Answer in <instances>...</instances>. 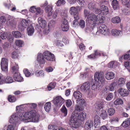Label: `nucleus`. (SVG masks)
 <instances>
[{
    "mask_svg": "<svg viewBox=\"0 0 130 130\" xmlns=\"http://www.w3.org/2000/svg\"><path fill=\"white\" fill-rule=\"evenodd\" d=\"M91 85L88 82H86L83 83L81 86L80 89L82 92L86 93L90 90Z\"/></svg>",
    "mask_w": 130,
    "mask_h": 130,
    "instance_id": "2eb2a0df",
    "label": "nucleus"
},
{
    "mask_svg": "<svg viewBox=\"0 0 130 130\" xmlns=\"http://www.w3.org/2000/svg\"><path fill=\"white\" fill-rule=\"evenodd\" d=\"M44 58L47 60L52 61L55 59L54 55L48 51H46L43 53Z\"/></svg>",
    "mask_w": 130,
    "mask_h": 130,
    "instance_id": "dca6fc26",
    "label": "nucleus"
},
{
    "mask_svg": "<svg viewBox=\"0 0 130 130\" xmlns=\"http://www.w3.org/2000/svg\"><path fill=\"white\" fill-rule=\"evenodd\" d=\"M123 59L125 60H129V61H126L124 62V66L129 72H130V50L128 51L126 53L120 57L119 61L122 62Z\"/></svg>",
    "mask_w": 130,
    "mask_h": 130,
    "instance_id": "39448f33",
    "label": "nucleus"
},
{
    "mask_svg": "<svg viewBox=\"0 0 130 130\" xmlns=\"http://www.w3.org/2000/svg\"><path fill=\"white\" fill-rule=\"evenodd\" d=\"M31 25V21L29 20L23 19L20 22L19 26L20 28H25L26 27Z\"/></svg>",
    "mask_w": 130,
    "mask_h": 130,
    "instance_id": "f3484780",
    "label": "nucleus"
},
{
    "mask_svg": "<svg viewBox=\"0 0 130 130\" xmlns=\"http://www.w3.org/2000/svg\"><path fill=\"white\" fill-rule=\"evenodd\" d=\"M13 36L16 38H19L21 36V33L18 31H13L12 32Z\"/></svg>",
    "mask_w": 130,
    "mask_h": 130,
    "instance_id": "8fccbe9b",
    "label": "nucleus"
},
{
    "mask_svg": "<svg viewBox=\"0 0 130 130\" xmlns=\"http://www.w3.org/2000/svg\"><path fill=\"white\" fill-rule=\"evenodd\" d=\"M8 59L6 58H2L1 64V69L3 71H7L8 70Z\"/></svg>",
    "mask_w": 130,
    "mask_h": 130,
    "instance_id": "f8f14e48",
    "label": "nucleus"
},
{
    "mask_svg": "<svg viewBox=\"0 0 130 130\" xmlns=\"http://www.w3.org/2000/svg\"><path fill=\"white\" fill-rule=\"evenodd\" d=\"M27 31L28 35L29 36H31L34 34L35 30L33 26L30 25L28 26L27 28Z\"/></svg>",
    "mask_w": 130,
    "mask_h": 130,
    "instance_id": "2f4dec72",
    "label": "nucleus"
},
{
    "mask_svg": "<svg viewBox=\"0 0 130 130\" xmlns=\"http://www.w3.org/2000/svg\"><path fill=\"white\" fill-rule=\"evenodd\" d=\"M126 80L125 78L123 77H120L119 78L117 83V85L120 87L123 86L125 84Z\"/></svg>",
    "mask_w": 130,
    "mask_h": 130,
    "instance_id": "7c9ffc66",
    "label": "nucleus"
},
{
    "mask_svg": "<svg viewBox=\"0 0 130 130\" xmlns=\"http://www.w3.org/2000/svg\"><path fill=\"white\" fill-rule=\"evenodd\" d=\"M105 2H107L104 1H101L99 3V5L101 6V15H106L108 13L109 9L107 7L102 5L103 4H105Z\"/></svg>",
    "mask_w": 130,
    "mask_h": 130,
    "instance_id": "9b49d317",
    "label": "nucleus"
},
{
    "mask_svg": "<svg viewBox=\"0 0 130 130\" xmlns=\"http://www.w3.org/2000/svg\"><path fill=\"white\" fill-rule=\"evenodd\" d=\"M18 125H9L7 127V130H17Z\"/></svg>",
    "mask_w": 130,
    "mask_h": 130,
    "instance_id": "de8ad7c7",
    "label": "nucleus"
},
{
    "mask_svg": "<svg viewBox=\"0 0 130 130\" xmlns=\"http://www.w3.org/2000/svg\"><path fill=\"white\" fill-rule=\"evenodd\" d=\"M25 108L24 104L17 106L16 107V111L17 112L20 113L25 110Z\"/></svg>",
    "mask_w": 130,
    "mask_h": 130,
    "instance_id": "58836bf2",
    "label": "nucleus"
},
{
    "mask_svg": "<svg viewBox=\"0 0 130 130\" xmlns=\"http://www.w3.org/2000/svg\"><path fill=\"white\" fill-rule=\"evenodd\" d=\"M61 111L63 113L64 116H66L67 114V110L65 106L63 105L62 106L61 109Z\"/></svg>",
    "mask_w": 130,
    "mask_h": 130,
    "instance_id": "4d7b16f0",
    "label": "nucleus"
},
{
    "mask_svg": "<svg viewBox=\"0 0 130 130\" xmlns=\"http://www.w3.org/2000/svg\"><path fill=\"white\" fill-rule=\"evenodd\" d=\"M15 43L16 45L19 47H22L24 45L23 41L20 40H17L15 41Z\"/></svg>",
    "mask_w": 130,
    "mask_h": 130,
    "instance_id": "a18cd8bd",
    "label": "nucleus"
},
{
    "mask_svg": "<svg viewBox=\"0 0 130 130\" xmlns=\"http://www.w3.org/2000/svg\"><path fill=\"white\" fill-rule=\"evenodd\" d=\"M99 31L101 34L104 35H108L109 33L108 28L104 25H102L99 27Z\"/></svg>",
    "mask_w": 130,
    "mask_h": 130,
    "instance_id": "a211bd4d",
    "label": "nucleus"
},
{
    "mask_svg": "<svg viewBox=\"0 0 130 130\" xmlns=\"http://www.w3.org/2000/svg\"><path fill=\"white\" fill-rule=\"evenodd\" d=\"M66 104L67 107H69L72 105V102L70 100H67L66 101Z\"/></svg>",
    "mask_w": 130,
    "mask_h": 130,
    "instance_id": "774afa93",
    "label": "nucleus"
},
{
    "mask_svg": "<svg viewBox=\"0 0 130 130\" xmlns=\"http://www.w3.org/2000/svg\"><path fill=\"white\" fill-rule=\"evenodd\" d=\"M29 11L32 13H35V15L36 17L41 15L43 13V10L40 7L35 6L30 7Z\"/></svg>",
    "mask_w": 130,
    "mask_h": 130,
    "instance_id": "0eeeda50",
    "label": "nucleus"
},
{
    "mask_svg": "<svg viewBox=\"0 0 130 130\" xmlns=\"http://www.w3.org/2000/svg\"><path fill=\"white\" fill-rule=\"evenodd\" d=\"M103 16L100 17L98 15H96L93 13L90 14L86 19V21L90 24L87 27L86 29L90 31L93 30L94 25H98L100 23H103L104 21Z\"/></svg>",
    "mask_w": 130,
    "mask_h": 130,
    "instance_id": "f03ea898",
    "label": "nucleus"
},
{
    "mask_svg": "<svg viewBox=\"0 0 130 130\" xmlns=\"http://www.w3.org/2000/svg\"><path fill=\"white\" fill-rule=\"evenodd\" d=\"M123 103V101L120 98L117 99L114 102V104L115 105H121Z\"/></svg>",
    "mask_w": 130,
    "mask_h": 130,
    "instance_id": "603ef678",
    "label": "nucleus"
},
{
    "mask_svg": "<svg viewBox=\"0 0 130 130\" xmlns=\"http://www.w3.org/2000/svg\"><path fill=\"white\" fill-rule=\"evenodd\" d=\"M130 124V119H127L121 125L124 127H128Z\"/></svg>",
    "mask_w": 130,
    "mask_h": 130,
    "instance_id": "3c124183",
    "label": "nucleus"
},
{
    "mask_svg": "<svg viewBox=\"0 0 130 130\" xmlns=\"http://www.w3.org/2000/svg\"><path fill=\"white\" fill-rule=\"evenodd\" d=\"M61 28L63 31H67L69 29V26L68 22L66 19H64L61 25Z\"/></svg>",
    "mask_w": 130,
    "mask_h": 130,
    "instance_id": "412c9836",
    "label": "nucleus"
},
{
    "mask_svg": "<svg viewBox=\"0 0 130 130\" xmlns=\"http://www.w3.org/2000/svg\"><path fill=\"white\" fill-rule=\"evenodd\" d=\"M94 76L95 80L104 83L105 79L103 72H96L95 73Z\"/></svg>",
    "mask_w": 130,
    "mask_h": 130,
    "instance_id": "1a4fd4ad",
    "label": "nucleus"
},
{
    "mask_svg": "<svg viewBox=\"0 0 130 130\" xmlns=\"http://www.w3.org/2000/svg\"><path fill=\"white\" fill-rule=\"evenodd\" d=\"M106 79L107 80H110L113 79L115 76V73L111 71L107 72L105 75Z\"/></svg>",
    "mask_w": 130,
    "mask_h": 130,
    "instance_id": "bb28decb",
    "label": "nucleus"
},
{
    "mask_svg": "<svg viewBox=\"0 0 130 130\" xmlns=\"http://www.w3.org/2000/svg\"><path fill=\"white\" fill-rule=\"evenodd\" d=\"M4 5L6 8L8 9H10L11 11H15L16 9L15 6L12 4H7L5 3Z\"/></svg>",
    "mask_w": 130,
    "mask_h": 130,
    "instance_id": "f704fd0d",
    "label": "nucleus"
},
{
    "mask_svg": "<svg viewBox=\"0 0 130 130\" xmlns=\"http://www.w3.org/2000/svg\"><path fill=\"white\" fill-rule=\"evenodd\" d=\"M35 74L37 77L41 78L44 77L45 75L44 71L42 70L36 71L35 73Z\"/></svg>",
    "mask_w": 130,
    "mask_h": 130,
    "instance_id": "72a5a7b5",
    "label": "nucleus"
},
{
    "mask_svg": "<svg viewBox=\"0 0 130 130\" xmlns=\"http://www.w3.org/2000/svg\"><path fill=\"white\" fill-rule=\"evenodd\" d=\"M48 129L49 130H66L64 128L61 127H59L58 128L56 126L53 125H50L48 126ZM67 130H70L68 129Z\"/></svg>",
    "mask_w": 130,
    "mask_h": 130,
    "instance_id": "e433bc0d",
    "label": "nucleus"
},
{
    "mask_svg": "<svg viewBox=\"0 0 130 130\" xmlns=\"http://www.w3.org/2000/svg\"><path fill=\"white\" fill-rule=\"evenodd\" d=\"M100 118L97 115L95 117L94 120V126L95 127L97 128L100 125Z\"/></svg>",
    "mask_w": 130,
    "mask_h": 130,
    "instance_id": "473e14b6",
    "label": "nucleus"
},
{
    "mask_svg": "<svg viewBox=\"0 0 130 130\" xmlns=\"http://www.w3.org/2000/svg\"><path fill=\"white\" fill-rule=\"evenodd\" d=\"M38 21L40 27L42 28H45L46 25V21L43 18L39 17L38 18Z\"/></svg>",
    "mask_w": 130,
    "mask_h": 130,
    "instance_id": "c85d7f7f",
    "label": "nucleus"
},
{
    "mask_svg": "<svg viewBox=\"0 0 130 130\" xmlns=\"http://www.w3.org/2000/svg\"><path fill=\"white\" fill-rule=\"evenodd\" d=\"M76 103L80 105H83L84 104L85 102V100L83 99H80L77 100H76Z\"/></svg>",
    "mask_w": 130,
    "mask_h": 130,
    "instance_id": "6e6d98bb",
    "label": "nucleus"
},
{
    "mask_svg": "<svg viewBox=\"0 0 130 130\" xmlns=\"http://www.w3.org/2000/svg\"><path fill=\"white\" fill-rule=\"evenodd\" d=\"M97 4L94 1H91L88 4V8L90 9L93 11L96 7Z\"/></svg>",
    "mask_w": 130,
    "mask_h": 130,
    "instance_id": "c9c22d12",
    "label": "nucleus"
},
{
    "mask_svg": "<svg viewBox=\"0 0 130 130\" xmlns=\"http://www.w3.org/2000/svg\"><path fill=\"white\" fill-rule=\"evenodd\" d=\"M51 103L50 102H47L44 105V108L45 111L48 112L50 110L51 108Z\"/></svg>",
    "mask_w": 130,
    "mask_h": 130,
    "instance_id": "c03bdc74",
    "label": "nucleus"
},
{
    "mask_svg": "<svg viewBox=\"0 0 130 130\" xmlns=\"http://www.w3.org/2000/svg\"><path fill=\"white\" fill-rule=\"evenodd\" d=\"M56 83H50L47 86V88L49 91H50L52 89L54 88L56 85Z\"/></svg>",
    "mask_w": 130,
    "mask_h": 130,
    "instance_id": "5fc2aeb1",
    "label": "nucleus"
},
{
    "mask_svg": "<svg viewBox=\"0 0 130 130\" xmlns=\"http://www.w3.org/2000/svg\"><path fill=\"white\" fill-rule=\"evenodd\" d=\"M97 114L100 115L103 119H105L107 117V115L105 110H102L97 112Z\"/></svg>",
    "mask_w": 130,
    "mask_h": 130,
    "instance_id": "cd10ccee",
    "label": "nucleus"
},
{
    "mask_svg": "<svg viewBox=\"0 0 130 130\" xmlns=\"http://www.w3.org/2000/svg\"><path fill=\"white\" fill-rule=\"evenodd\" d=\"M11 69L12 71L14 73L16 72H19L18 71L19 67L17 64H16L15 66L12 67Z\"/></svg>",
    "mask_w": 130,
    "mask_h": 130,
    "instance_id": "0e129e2a",
    "label": "nucleus"
},
{
    "mask_svg": "<svg viewBox=\"0 0 130 130\" xmlns=\"http://www.w3.org/2000/svg\"><path fill=\"white\" fill-rule=\"evenodd\" d=\"M123 5L128 8H130V0H121Z\"/></svg>",
    "mask_w": 130,
    "mask_h": 130,
    "instance_id": "49530a36",
    "label": "nucleus"
},
{
    "mask_svg": "<svg viewBox=\"0 0 130 130\" xmlns=\"http://www.w3.org/2000/svg\"><path fill=\"white\" fill-rule=\"evenodd\" d=\"M78 3L81 6H83L86 5V3L84 0H77Z\"/></svg>",
    "mask_w": 130,
    "mask_h": 130,
    "instance_id": "338daca9",
    "label": "nucleus"
},
{
    "mask_svg": "<svg viewBox=\"0 0 130 130\" xmlns=\"http://www.w3.org/2000/svg\"><path fill=\"white\" fill-rule=\"evenodd\" d=\"M111 20L112 22L114 23H119L121 22V19L118 16L112 18Z\"/></svg>",
    "mask_w": 130,
    "mask_h": 130,
    "instance_id": "79ce46f5",
    "label": "nucleus"
},
{
    "mask_svg": "<svg viewBox=\"0 0 130 130\" xmlns=\"http://www.w3.org/2000/svg\"><path fill=\"white\" fill-rule=\"evenodd\" d=\"M39 117V115L36 113L35 110L24 112L19 115L17 113H14L10 117L9 122L14 125L18 126L20 123V120H28V122H38Z\"/></svg>",
    "mask_w": 130,
    "mask_h": 130,
    "instance_id": "f257e3e1",
    "label": "nucleus"
},
{
    "mask_svg": "<svg viewBox=\"0 0 130 130\" xmlns=\"http://www.w3.org/2000/svg\"><path fill=\"white\" fill-rule=\"evenodd\" d=\"M103 102L101 101L98 102H96L94 106L95 107V110L96 112L103 110Z\"/></svg>",
    "mask_w": 130,
    "mask_h": 130,
    "instance_id": "4be33fe9",
    "label": "nucleus"
},
{
    "mask_svg": "<svg viewBox=\"0 0 130 130\" xmlns=\"http://www.w3.org/2000/svg\"><path fill=\"white\" fill-rule=\"evenodd\" d=\"M120 64L119 62L116 60H114L111 61L108 64V67L110 69H115Z\"/></svg>",
    "mask_w": 130,
    "mask_h": 130,
    "instance_id": "aec40b11",
    "label": "nucleus"
},
{
    "mask_svg": "<svg viewBox=\"0 0 130 130\" xmlns=\"http://www.w3.org/2000/svg\"><path fill=\"white\" fill-rule=\"evenodd\" d=\"M23 71L25 76L26 77H29L32 74L31 73L28 71V70L27 69H24Z\"/></svg>",
    "mask_w": 130,
    "mask_h": 130,
    "instance_id": "bf43d9fd",
    "label": "nucleus"
},
{
    "mask_svg": "<svg viewBox=\"0 0 130 130\" xmlns=\"http://www.w3.org/2000/svg\"><path fill=\"white\" fill-rule=\"evenodd\" d=\"M118 92L121 96L123 97L127 96L129 94L127 90L122 88L118 90Z\"/></svg>",
    "mask_w": 130,
    "mask_h": 130,
    "instance_id": "393cba45",
    "label": "nucleus"
},
{
    "mask_svg": "<svg viewBox=\"0 0 130 130\" xmlns=\"http://www.w3.org/2000/svg\"><path fill=\"white\" fill-rule=\"evenodd\" d=\"M14 79L18 82H21L23 81V77L21 76V74L19 72L14 73L13 75Z\"/></svg>",
    "mask_w": 130,
    "mask_h": 130,
    "instance_id": "a878e982",
    "label": "nucleus"
},
{
    "mask_svg": "<svg viewBox=\"0 0 130 130\" xmlns=\"http://www.w3.org/2000/svg\"><path fill=\"white\" fill-rule=\"evenodd\" d=\"M54 44L55 45L59 46H63V44L61 41L58 40H55L54 42Z\"/></svg>",
    "mask_w": 130,
    "mask_h": 130,
    "instance_id": "864d4df0",
    "label": "nucleus"
},
{
    "mask_svg": "<svg viewBox=\"0 0 130 130\" xmlns=\"http://www.w3.org/2000/svg\"><path fill=\"white\" fill-rule=\"evenodd\" d=\"M13 79L12 77H6L2 75H0V85L5 84H10L13 82Z\"/></svg>",
    "mask_w": 130,
    "mask_h": 130,
    "instance_id": "6e6552de",
    "label": "nucleus"
},
{
    "mask_svg": "<svg viewBox=\"0 0 130 130\" xmlns=\"http://www.w3.org/2000/svg\"><path fill=\"white\" fill-rule=\"evenodd\" d=\"M74 20L72 24V26L74 28L78 27V26L79 22L78 20L79 19H77L76 18H74Z\"/></svg>",
    "mask_w": 130,
    "mask_h": 130,
    "instance_id": "09e8293b",
    "label": "nucleus"
},
{
    "mask_svg": "<svg viewBox=\"0 0 130 130\" xmlns=\"http://www.w3.org/2000/svg\"><path fill=\"white\" fill-rule=\"evenodd\" d=\"M55 22L53 20H51L48 24V27L46 29L45 28L43 31L45 35H47L50 31L52 30L55 26Z\"/></svg>",
    "mask_w": 130,
    "mask_h": 130,
    "instance_id": "4468645a",
    "label": "nucleus"
},
{
    "mask_svg": "<svg viewBox=\"0 0 130 130\" xmlns=\"http://www.w3.org/2000/svg\"><path fill=\"white\" fill-rule=\"evenodd\" d=\"M112 35L115 37H117L121 35V31L116 29H112L111 31Z\"/></svg>",
    "mask_w": 130,
    "mask_h": 130,
    "instance_id": "c756f323",
    "label": "nucleus"
},
{
    "mask_svg": "<svg viewBox=\"0 0 130 130\" xmlns=\"http://www.w3.org/2000/svg\"><path fill=\"white\" fill-rule=\"evenodd\" d=\"M54 105L59 107L64 102V99L60 96H58L55 98L53 101Z\"/></svg>",
    "mask_w": 130,
    "mask_h": 130,
    "instance_id": "9d476101",
    "label": "nucleus"
},
{
    "mask_svg": "<svg viewBox=\"0 0 130 130\" xmlns=\"http://www.w3.org/2000/svg\"><path fill=\"white\" fill-rule=\"evenodd\" d=\"M111 5L114 10L118 9L119 7V2L117 0H113Z\"/></svg>",
    "mask_w": 130,
    "mask_h": 130,
    "instance_id": "4c0bfd02",
    "label": "nucleus"
},
{
    "mask_svg": "<svg viewBox=\"0 0 130 130\" xmlns=\"http://www.w3.org/2000/svg\"><path fill=\"white\" fill-rule=\"evenodd\" d=\"M66 3L65 0H58L56 3L57 6H60L61 5H63Z\"/></svg>",
    "mask_w": 130,
    "mask_h": 130,
    "instance_id": "680f3d73",
    "label": "nucleus"
},
{
    "mask_svg": "<svg viewBox=\"0 0 130 130\" xmlns=\"http://www.w3.org/2000/svg\"><path fill=\"white\" fill-rule=\"evenodd\" d=\"M93 122L91 120H89L86 122L85 128L86 130H91V128L93 127Z\"/></svg>",
    "mask_w": 130,
    "mask_h": 130,
    "instance_id": "b1692460",
    "label": "nucleus"
},
{
    "mask_svg": "<svg viewBox=\"0 0 130 130\" xmlns=\"http://www.w3.org/2000/svg\"><path fill=\"white\" fill-rule=\"evenodd\" d=\"M43 54L41 53H38L37 58V60L38 63L41 64H44L45 62V60Z\"/></svg>",
    "mask_w": 130,
    "mask_h": 130,
    "instance_id": "5701e85b",
    "label": "nucleus"
},
{
    "mask_svg": "<svg viewBox=\"0 0 130 130\" xmlns=\"http://www.w3.org/2000/svg\"><path fill=\"white\" fill-rule=\"evenodd\" d=\"M117 85V83L115 82H113L109 85L108 90L111 91L114 90L116 87Z\"/></svg>",
    "mask_w": 130,
    "mask_h": 130,
    "instance_id": "a19ab883",
    "label": "nucleus"
},
{
    "mask_svg": "<svg viewBox=\"0 0 130 130\" xmlns=\"http://www.w3.org/2000/svg\"><path fill=\"white\" fill-rule=\"evenodd\" d=\"M11 56L12 58L13 59H17L19 57V53L18 51H15L12 52Z\"/></svg>",
    "mask_w": 130,
    "mask_h": 130,
    "instance_id": "ea45409f",
    "label": "nucleus"
},
{
    "mask_svg": "<svg viewBox=\"0 0 130 130\" xmlns=\"http://www.w3.org/2000/svg\"><path fill=\"white\" fill-rule=\"evenodd\" d=\"M86 117V114L85 112L78 113L76 111H75L71 115L69 124L73 127L77 128L79 126L78 119L83 121L85 119Z\"/></svg>",
    "mask_w": 130,
    "mask_h": 130,
    "instance_id": "7ed1b4c3",
    "label": "nucleus"
},
{
    "mask_svg": "<svg viewBox=\"0 0 130 130\" xmlns=\"http://www.w3.org/2000/svg\"><path fill=\"white\" fill-rule=\"evenodd\" d=\"M80 7L79 6L76 7L73 6L70 8L69 12L72 15L74 16V18H76L79 19L78 12L80 10Z\"/></svg>",
    "mask_w": 130,
    "mask_h": 130,
    "instance_id": "423d86ee",
    "label": "nucleus"
},
{
    "mask_svg": "<svg viewBox=\"0 0 130 130\" xmlns=\"http://www.w3.org/2000/svg\"><path fill=\"white\" fill-rule=\"evenodd\" d=\"M115 112V109L113 108H109L107 110V113L109 116H111L113 115Z\"/></svg>",
    "mask_w": 130,
    "mask_h": 130,
    "instance_id": "052dcab7",
    "label": "nucleus"
},
{
    "mask_svg": "<svg viewBox=\"0 0 130 130\" xmlns=\"http://www.w3.org/2000/svg\"><path fill=\"white\" fill-rule=\"evenodd\" d=\"M60 14L62 18H64V19H65L64 18H66L68 16L67 14L65 13L62 10H59Z\"/></svg>",
    "mask_w": 130,
    "mask_h": 130,
    "instance_id": "13d9d810",
    "label": "nucleus"
},
{
    "mask_svg": "<svg viewBox=\"0 0 130 130\" xmlns=\"http://www.w3.org/2000/svg\"><path fill=\"white\" fill-rule=\"evenodd\" d=\"M103 83L95 80L94 83L91 84L92 89L95 91H98L101 88V85Z\"/></svg>",
    "mask_w": 130,
    "mask_h": 130,
    "instance_id": "ddd939ff",
    "label": "nucleus"
},
{
    "mask_svg": "<svg viewBox=\"0 0 130 130\" xmlns=\"http://www.w3.org/2000/svg\"><path fill=\"white\" fill-rule=\"evenodd\" d=\"M53 5L52 4L48 5L46 8L45 11L47 16L51 19H55L57 16L58 13L59 11V10L56 9L55 11H53Z\"/></svg>",
    "mask_w": 130,
    "mask_h": 130,
    "instance_id": "20e7f679",
    "label": "nucleus"
},
{
    "mask_svg": "<svg viewBox=\"0 0 130 130\" xmlns=\"http://www.w3.org/2000/svg\"><path fill=\"white\" fill-rule=\"evenodd\" d=\"M8 99L9 101L10 102H14L16 100V98L14 96L11 95L9 96Z\"/></svg>",
    "mask_w": 130,
    "mask_h": 130,
    "instance_id": "e2e57ef3",
    "label": "nucleus"
},
{
    "mask_svg": "<svg viewBox=\"0 0 130 130\" xmlns=\"http://www.w3.org/2000/svg\"><path fill=\"white\" fill-rule=\"evenodd\" d=\"M113 96V94L111 93H110L106 97V99L107 101H110L112 99Z\"/></svg>",
    "mask_w": 130,
    "mask_h": 130,
    "instance_id": "69168bd1",
    "label": "nucleus"
},
{
    "mask_svg": "<svg viewBox=\"0 0 130 130\" xmlns=\"http://www.w3.org/2000/svg\"><path fill=\"white\" fill-rule=\"evenodd\" d=\"M0 37L2 39H5L7 38L8 41L10 42H11L13 41V38L11 35L9 34L7 37L8 35L6 32H4L3 33L1 32L0 33Z\"/></svg>",
    "mask_w": 130,
    "mask_h": 130,
    "instance_id": "6ab92c4d",
    "label": "nucleus"
},
{
    "mask_svg": "<svg viewBox=\"0 0 130 130\" xmlns=\"http://www.w3.org/2000/svg\"><path fill=\"white\" fill-rule=\"evenodd\" d=\"M73 96L76 99H79L82 97V94L78 91H75L74 92Z\"/></svg>",
    "mask_w": 130,
    "mask_h": 130,
    "instance_id": "37998d69",
    "label": "nucleus"
}]
</instances>
